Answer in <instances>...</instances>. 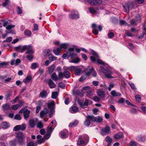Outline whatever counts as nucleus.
<instances>
[{
  "instance_id": "1",
  "label": "nucleus",
  "mask_w": 146,
  "mask_h": 146,
  "mask_svg": "<svg viewBox=\"0 0 146 146\" xmlns=\"http://www.w3.org/2000/svg\"><path fill=\"white\" fill-rule=\"evenodd\" d=\"M89 137L87 134H85L79 136L77 142L78 145H86L88 141Z\"/></svg>"
},
{
  "instance_id": "2",
  "label": "nucleus",
  "mask_w": 146,
  "mask_h": 146,
  "mask_svg": "<svg viewBox=\"0 0 146 146\" xmlns=\"http://www.w3.org/2000/svg\"><path fill=\"white\" fill-rule=\"evenodd\" d=\"M86 68L84 70L85 74L87 76H90L91 75L94 77H96L97 75V74L93 67Z\"/></svg>"
},
{
  "instance_id": "3",
  "label": "nucleus",
  "mask_w": 146,
  "mask_h": 146,
  "mask_svg": "<svg viewBox=\"0 0 146 146\" xmlns=\"http://www.w3.org/2000/svg\"><path fill=\"white\" fill-rule=\"evenodd\" d=\"M69 17L71 19L74 20L78 19L79 17L78 12L74 10L72 11L71 14L69 15Z\"/></svg>"
},
{
  "instance_id": "4",
  "label": "nucleus",
  "mask_w": 146,
  "mask_h": 146,
  "mask_svg": "<svg viewBox=\"0 0 146 146\" xmlns=\"http://www.w3.org/2000/svg\"><path fill=\"white\" fill-rule=\"evenodd\" d=\"M15 50L16 51H20L21 52H23L26 50H28L27 46L24 45L22 47L21 46H19L15 47Z\"/></svg>"
},
{
  "instance_id": "5",
  "label": "nucleus",
  "mask_w": 146,
  "mask_h": 146,
  "mask_svg": "<svg viewBox=\"0 0 146 146\" xmlns=\"http://www.w3.org/2000/svg\"><path fill=\"white\" fill-rule=\"evenodd\" d=\"M88 2L93 6H96L101 4L102 0H88Z\"/></svg>"
},
{
  "instance_id": "6",
  "label": "nucleus",
  "mask_w": 146,
  "mask_h": 146,
  "mask_svg": "<svg viewBox=\"0 0 146 146\" xmlns=\"http://www.w3.org/2000/svg\"><path fill=\"white\" fill-rule=\"evenodd\" d=\"M16 137L18 140V142L20 144L23 143V134L21 132H19L17 134Z\"/></svg>"
},
{
  "instance_id": "7",
  "label": "nucleus",
  "mask_w": 146,
  "mask_h": 146,
  "mask_svg": "<svg viewBox=\"0 0 146 146\" xmlns=\"http://www.w3.org/2000/svg\"><path fill=\"white\" fill-rule=\"evenodd\" d=\"M68 134V131L66 129H64L63 130L61 131L59 133L60 137L61 138H65L67 135Z\"/></svg>"
},
{
  "instance_id": "8",
  "label": "nucleus",
  "mask_w": 146,
  "mask_h": 146,
  "mask_svg": "<svg viewBox=\"0 0 146 146\" xmlns=\"http://www.w3.org/2000/svg\"><path fill=\"white\" fill-rule=\"evenodd\" d=\"M107 70H105L104 71V74L106 77L108 78H112L113 77L111 76L112 72L109 69H107Z\"/></svg>"
},
{
  "instance_id": "9",
  "label": "nucleus",
  "mask_w": 146,
  "mask_h": 146,
  "mask_svg": "<svg viewBox=\"0 0 146 146\" xmlns=\"http://www.w3.org/2000/svg\"><path fill=\"white\" fill-rule=\"evenodd\" d=\"M54 128H47V133L44 136V139H47L50 137L52 132Z\"/></svg>"
},
{
  "instance_id": "10",
  "label": "nucleus",
  "mask_w": 146,
  "mask_h": 146,
  "mask_svg": "<svg viewBox=\"0 0 146 146\" xmlns=\"http://www.w3.org/2000/svg\"><path fill=\"white\" fill-rule=\"evenodd\" d=\"M49 111L46 108H44L43 110L41 111L40 113V116L41 118H42L44 116L46 115L48 113Z\"/></svg>"
},
{
  "instance_id": "11",
  "label": "nucleus",
  "mask_w": 146,
  "mask_h": 146,
  "mask_svg": "<svg viewBox=\"0 0 146 146\" xmlns=\"http://www.w3.org/2000/svg\"><path fill=\"white\" fill-rule=\"evenodd\" d=\"M110 131V128H102L100 133L102 135H105L108 134Z\"/></svg>"
},
{
  "instance_id": "12",
  "label": "nucleus",
  "mask_w": 146,
  "mask_h": 146,
  "mask_svg": "<svg viewBox=\"0 0 146 146\" xmlns=\"http://www.w3.org/2000/svg\"><path fill=\"white\" fill-rule=\"evenodd\" d=\"M48 84L50 88H53L56 87V85L53 81L51 79L48 80Z\"/></svg>"
},
{
  "instance_id": "13",
  "label": "nucleus",
  "mask_w": 146,
  "mask_h": 146,
  "mask_svg": "<svg viewBox=\"0 0 146 146\" xmlns=\"http://www.w3.org/2000/svg\"><path fill=\"white\" fill-rule=\"evenodd\" d=\"M30 111L28 109L25 110L23 112L24 116L25 119H27L29 117Z\"/></svg>"
},
{
  "instance_id": "14",
  "label": "nucleus",
  "mask_w": 146,
  "mask_h": 146,
  "mask_svg": "<svg viewBox=\"0 0 146 146\" xmlns=\"http://www.w3.org/2000/svg\"><path fill=\"white\" fill-rule=\"evenodd\" d=\"M79 121L78 120L75 119L74 121L70 123L69 125V127H75L78 124Z\"/></svg>"
},
{
  "instance_id": "15",
  "label": "nucleus",
  "mask_w": 146,
  "mask_h": 146,
  "mask_svg": "<svg viewBox=\"0 0 146 146\" xmlns=\"http://www.w3.org/2000/svg\"><path fill=\"white\" fill-rule=\"evenodd\" d=\"M81 69L77 67L75 70L74 71V73L76 75H80L81 74Z\"/></svg>"
},
{
  "instance_id": "16",
  "label": "nucleus",
  "mask_w": 146,
  "mask_h": 146,
  "mask_svg": "<svg viewBox=\"0 0 146 146\" xmlns=\"http://www.w3.org/2000/svg\"><path fill=\"white\" fill-rule=\"evenodd\" d=\"M123 135L122 133H117L114 135V137L115 139H119L122 137Z\"/></svg>"
},
{
  "instance_id": "17",
  "label": "nucleus",
  "mask_w": 146,
  "mask_h": 146,
  "mask_svg": "<svg viewBox=\"0 0 146 146\" xmlns=\"http://www.w3.org/2000/svg\"><path fill=\"white\" fill-rule=\"evenodd\" d=\"M48 107L50 109H55V104L54 101L51 102L48 104Z\"/></svg>"
},
{
  "instance_id": "18",
  "label": "nucleus",
  "mask_w": 146,
  "mask_h": 146,
  "mask_svg": "<svg viewBox=\"0 0 146 146\" xmlns=\"http://www.w3.org/2000/svg\"><path fill=\"white\" fill-rule=\"evenodd\" d=\"M64 76L66 78H68L70 77L71 74L70 72L68 71L65 70L63 73Z\"/></svg>"
},
{
  "instance_id": "19",
  "label": "nucleus",
  "mask_w": 146,
  "mask_h": 146,
  "mask_svg": "<svg viewBox=\"0 0 146 146\" xmlns=\"http://www.w3.org/2000/svg\"><path fill=\"white\" fill-rule=\"evenodd\" d=\"M29 124L31 128H34L36 125V123L34 120L31 119L29 121Z\"/></svg>"
},
{
  "instance_id": "20",
  "label": "nucleus",
  "mask_w": 146,
  "mask_h": 146,
  "mask_svg": "<svg viewBox=\"0 0 146 146\" xmlns=\"http://www.w3.org/2000/svg\"><path fill=\"white\" fill-rule=\"evenodd\" d=\"M32 77L31 76H27L25 79L23 80V82L25 83H29L30 81L32 80Z\"/></svg>"
},
{
  "instance_id": "21",
  "label": "nucleus",
  "mask_w": 146,
  "mask_h": 146,
  "mask_svg": "<svg viewBox=\"0 0 146 146\" xmlns=\"http://www.w3.org/2000/svg\"><path fill=\"white\" fill-rule=\"evenodd\" d=\"M61 50V48H58L56 49H54L53 50V52L55 55H59L60 54Z\"/></svg>"
},
{
  "instance_id": "22",
  "label": "nucleus",
  "mask_w": 146,
  "mask_h": 146,
  "mask_svg": "<svg viewBox=\"0 0 146 146\" xmlns=\"http://www.w3.org/2000/svg\"><path fill=\"white\" fill-rule=\"evenodd\" d=\"M51 78L54 81H57L58 80L57 76L55 73H53L51 76Z\"/></svg>"
},
{
  "instance_id": "23",
  "label": "nucleus",
  "mask_w": 146,
  "mask_h": 146,
  "mask_svg": "<svg viewBox=\"0 0 146 146\" xmlns=\"http://www.w3.org/2000/svg\"><path fill=\"white\" fill-rule=\"evenodd\" d=\"M48 56L49 59L51 60V61L56 60L57 59V58L56 57L53 56L52 54H49Z\"/></svg>"
},
{
  "instance_id": "24",
  "label": "nucleus",
  "mask_w": 146,
  "mask_h": 146,
  "mask_svg": "<svg viewBox=\"0 0 146 146\" xmlns=\"http://www.w3.org/2000/svg\"><path fill=\"white\" fill-rule=\"evenodd\" d=\"M24 34L26 35L29 36H31L32 35V33L31 31L28 29L25 30L24 32Z\"/></svg>"
},
{
  "instance_id": "25",
  "label": "nucleus",
  "mask_w": 146,
  "mask_h": 146,
  "mask_svg": "<svg viewBox=\"0 0 146 146\" xmlns=\"http://www.w3.org/2000/svg\"><path fill=\"white\" fill-rule=\"evenodd\" d=\"M2 107L4 111H6L9 109L10 106L9 104L7 103L3 105Z\"/></svg>"
},
{
  "instance_id": "26",
  "label": "nucleus",
  "mask_w": 146,
  "mask_h": 146,
  "mask_svg": "<svg viewBox=\"0 0 146 146\" xmlns=\"http://www.w3.org/2000/svg\"><path fill=\"white\" fill-rule=\"evenodd\" d=\"M123 7L124 9V11L125 12L129 13L130 6L129 5L127 4L125 6L123 5Z\"/></svg>"
},
{
  "instance_id": "27",
  "label": "nucleus",
  "mask_w": 146,
  "mask_h": 146,
  "mask_svg": "<svg viewBox=\"0 0 146 146\" xmlns=\"http://www.w3.org/2000/svg\"><path fill=\"white\" fill-rule=\"evenodd\" d=\"M47 91L42 90L40 93V96L42 98H44L46 96Z\"/></svg>"
},
{
  "instance_id": "28",
  "label": "nucleus",
  "mask_w": 146,
  "mask_h": 146,
  "mask_svg": "<svg viewBox=\"0 0 146 146\" xmlns=\"http://www.w3.org/2000/svg\"><path fill=\"white\" fill-rule=\"evenodd\" d=\"M98 95L101 98H104L105 96V94L104 92L103 91H99L97 92Z\"/></svg>"
},
{
  "instance_id": "29",
  "label": "nucleus",
  "mask_w": 146,
  "mask_h": 146,
  "mask_svg": "<svg viewBox=\"0 0 146 146\" xmlns=\"http://www.w3.org/2000/svg\"><path fill=\"white\" fill-rule=\"evenodd\" d=\"M87 118L90 120V121H95V117L93 116L88 115L87 117Z\"/></svg>"
},
{
  "instance_id": "30",
  "label": "nucleus",
  "mask_w": 146,
  "mask_h": 146,
  "mask_svg": "<svg viewBox=\"0 0 146 146\" xmlns=\"http://www.w3.org/2000/svg\"><path fill=\"white\" fill-rule=\"evenodd\" d=\"M72 110V113H74L77 112L79 110L78 107L75 106H73L71 108Z\"/></svg>"
},
{
  "instance_id": "31",
  "label": "nucleus",
  "mask_w": 146,
  "mask_h": 146,
  "mask_svg": "<svg viewBox=\"0 0 146 146\" xmlns=\"http://www.w3.org/2000/svg\"><path fill=\"white\" fill-rule=\"evenodd\" d=\"M138 139V141L144 142L146 140V137L145 136H141L139 137Z\"/></svg>"
},
{
  "instance_id": "32",
  "label": "nucleus",
  "mask_w": 146,
  "mask_h": 146,
  "mask_svg": "<svg viewBox=\"0 0 146 146\" xmlns=\"http://www.w3.org/2000/svg\"><path fill=\"white\" fill-rule=\"evenodd\" d=\"M103 121L102 117L99 116H98L95 117V121L98 123H100Z\"/></svg>"
},
{
  "instance_id": "33",
  "label": "nucleus",
  "mask_w": 146,
  "mask_h": 146,
  "mask_svg": "<svg viewBox=\"0 0 146 146\" xmlns=\"http://www.w3.org/2000/svg\"><path fill=\"white\" fill-rule=\"evenodd\" d=\"M58 95V93L56 91L52 92L51 95L52 98L54 99H56Z\"/></svg>"
},
{
  "instance_id": "34",
  "label": "nucleus",
  "mask_w": 146,
  "mask_h": 146,
  "mask_svg": "<svg viewBox=\"0 0 146 146\" xmlns=\"http://www.w3.org/2000/svg\"><path fill=\"white\" fill-rule=\"evenodd\" d=\"M76 56V54L74 53V52H69L68 54V57H70L71 58H74Z\"/></svg>"
},
{
  "instance_id": "35",
  "label": "nucleus",
  "mask_w": 146,
  "mask_h": 146,
  "mask_svg": "<svg viewBox=\"0 0 146 146\" xmlns=\"http://www.w3.org/2000/svg\"><path fill=\"white\" fill-rule=\"evenodd\" d=\"M26 125L25 123H23L21 125H18L14 127V128H26Z\"/></svg>"
},
{
  "instance_id": "36",
  "label": "nucleus",
  "mask_w": 146,
  "mask_h": 146,
  "mask_svg": "<svg viewBox=\"0 0 146 146\" xmlns=\"http://www.w3.org/2000/svg\"><path fill=\"white\" fill-rule=\"evenodd\" d=\"M55 112L54 109H50L49 113V116L50 118H51L52 117L53 115Z\"/></svg>"
},
{
  "instance_id": "37",
  "label": "nucleus",
  "mask_w": 146,
  "mask_h": 146,
  "mask_svg": "<svg viewBox=\"0 0 146 146\" xmlns=\"http://www.w3.org/2000/svg\"><path fill=\"white\" fill-rule=\"evenodd\" d=\"M88 9L90 13L92 14H95L96 12V11L94 8L90 7L88 8Z\"/></svg>"
},
{
  "instance_id": "38",
  "label": "nucleus",
  "mask_w": 146,
  "mask_h": 146,
  "mask_svg": "<svg viewBox=\"0 0 146 146\" xmlns=\"http://www.w3.org/2000/svg\"><path fill=\"white\" fill-rule=\"evenodd\" d=\"M68 45L66 43L62 44L60 45V48L61 50L62 49H66L68 47Z\"/></svg>"
},
{
  "instance_id": "39",
  "label": "nucleus",
  "mask_w": 146,
  "mask_h": 146,
  "mask_svg": "<svg viewBox=\"0 0 146 146\" xmlns=\"http://www.w3.org/2000/svg\"><path fill=\"white\" fill-rule=\"evenodd\" d=\"M38 66L37 63H33L32 64L31 67L32 69H34L38 67Z\"/></svg>"
},
{
  "instance_id": "40",
  "label": "nucleus",
  "mask_w": 146,
  "mask_h": 146,
  "mask_svg": "<svg viewBox=\"0 0 146 146\" xmlns=\"http://www.w3.org/2000/svg\"><path fill=\"white\" fill-rule=\"evenodd\" d=\"M91 52L92 55L95 56L97 58H99L100 57L98 54L95 52L94 50H91Z\"/></svg>"
},
{
  "instance_id": "41",
  "label": "nucleus",
  "mask_w": 146,
  "mask_h": 146,
  "mask_svg": "<svg viewBox=\"0 0 146 146\" xmlns=\"http://www.w3.org/2000/svg\"><path fill=\"white\" fill-rule=\"evenodd\" d=\"M16 143L17 140L16 139L10 142V144L11 146H16Z\"/></svg>"
},
{
  "instance_id": "42",
  "label": "nucleus",
  "mask_w": 146,
  "mask_h": 146,
  "mask_svg": "<svg viewBox=\"0 0 146 146\" xmlns=\"http://www.w3.org/2000/svg\"><path fill=\"white\" fill-rule=\"evenodd\" d=\"M54 69V65H52L48 68V72L50 73H52L53 72Z\"/></svg>"
},
{
  "instance_id": "43",
  "label": "nucleus",
  "mask_w": 146,
  "mask_h": 146,
  "mask_svg": "<svg viewBox=\"0 0 146 146\" xmlns=\"http://www.w3.org/2000/svg\"><path fill=\"white\" fill-rule=\"evenodd\" d=\"M106 141L107 142H108V143H109V144L111 143L112 141V139L110 138V136H107L106 137Z\"/></svg>"
},
{
  "instance_id": "44",
  "label": "nucleus",
  "mask_w": 146,
  "mask_h": 146,
  "mask_svg": "<svg viewBox=\"0 0 146 146\" xmlns=\"http://www.w3.org/2000/svg\"><path fill=\"white\" fill-rule=\"evenodd\" d=\"M36 126L37 128H43L44 127L43 124L41 121H38L37 123Z\"/></svg>"
},
{
  "instance_id": "45",
  "label": "nucleus",
  "mask_w": 146,
  "mask_h": 146,
  "mask_svg": "<svg viewBox=\"0 0 146 146\" xmlns=\"http://www.w3.org/2000/svg\"><path fill=\"white\" fill-rule=\"evenodd\" d=\"M80 61V59L78 58H75L71 61V62L75 63H78Z\"/></svg>"
},
{
  "instance_id": "46",
  "label": "nucleus",
  "mask_w": 146,
  "mask_h": 146,
  "mask_svg": "<svg viewBox=\"0 0 146 146\" xmlns=\"http://www.w3.org/2000/svg\"><path fill=\"white\" fill-rule=\"evenodd\" d=\"M96 61L99 64L102 65H104L105 64V63L100 59H97Z\"/></svg>"
},
{
  "instance_id": "47",
  "label": "nucleus",
  "mask_w": 146,
  "mask_h": 146,
  "mask_svg": "<svg viewBox=\"0 0 146 146\" xmlns=\"http://www.w3.org/2000/svg\"><path fill=\"white\" fill-rule=\"evenodd\" d=\"M12 38L11 37H9L6 38V40L3 41V42H9L12 40Z\"/></svg>"
},
{
  "instance_id": "48",
  "label": "nucleus",
  "mask_w": 146,
  "mask_h": 146,
  "mask_svg": "<svg viewBox=\"0 0 146 146\" xmlns=\"http://www.w3.org/2000/svg\"><path fill=\"white\" fill-rule=\"evenodd\" d=\"M2 125L3 126V128H8L10 126L9 123L7 122H3L2 123Z\"/></svg>"
},
{
  "instance_id": "49",
  "label": "nucleus",
  "mask_w": 146,
  "mask_h": 146,
  "mask_svg": "<svg viewBox=\"0 0 146 146\" xmlns=\"http://www.w3.org/2000/svg\"><path fill=\"white\" fill-rule=\"evenodd\" d=\"M11 92H8L5 96V99L7 100L9 99V98L11 96Z\"/></svg>"
},
{
  "instance_id": "50",
  "label": "nucleus",
  "mask_w": 146,
  "mask_h": 146,
  "mask_svg": "<svg viewBox=\"0 0 146 146\" xmlns=\"http://www.w3.org/2000/svg\"><path fill=\"white\" fill-rule=\"evenodd\" d=\"M92 33L95 35H97L98 34V31L96 28H94L92 29Z\"/></svg>"
},
{
  "instance_id": "51",
  "label": "nucleus",
  "mask_w": 146,
  "mask_h": 146,
  "mask_svg": "<svg viewBox=\"0 0 146 146\" xmlns=\"http://www.w3.org/2000/svg\"><path fill=\"white\" fill-rule=\"evenodd\" d=\"M58 87L62 89L64 88L65 86V85L62 82L59 83L58 84Z\"/></svg>"
},
{
  "instance_id": "52",
  "label": "nucleus",
  "mask_w": 146,
  "mask_h": 146,
  "mask_svg": "<svg viewBox=\"0 0 146 146\" xmlns=\"http://www.w3.org/2000/svg\"><path fill=\"white\" fill-rule=\"evenodd\" d=\"M14 119L16 120H21V117L20 114H17L15 115Z\"/></svg>"
},
{
  "instance_id": "53",
  "label": "nucleus",
  "mask_w": 146,
  "mask_h": 146,
  "mask_svg": "<svg viewBox=\"0 0 146 146\" xmlns=\"http://www.w3.org/2000/svg\"><path fill=\"white\" fill-rule=\"evenodd\" d=\"M114 36V34L113 32H110L108 34V36L110 38H112Z\"/></svg>"
},
{
  "instance_id": "54",
  "label": "nucleus",
  "mask_w": 146,
  "mask_h": 146,
  "mask_svg": "<svg viewBox=\"0 0 146 146\" xmlns=\"http://www.w3.org/2000/svg\"><path fill=\"white\" fill-rule=\"evenodd\" d=\"M17 12L18 14H22V13L23 11L20 7L19 6H17Z\"/></svg>"
},
{
  "instance_id": "55",
  "label": "nucleus",
  "mask_w": 146,
  "mask_h": 146,
  "mask_svg": "<svg viewBox=\"0 0 146 146\" xmlns=\"http://www.w3.org/2000/svg\"><path fill=\"white\" fill-rule=\"evenodd\" d=\"M51 51V50L49 49L45 50L44 51V53H45L44 55L45 56L48 55Z\"/></svg>"
},
{
  "instance_id": "56",
  "label": "nucleus",
  "mask_w": 146,
  "mask_h": 146,
  "mask_svg": "<svg viewBox=\"0 0 146 146\" xmlns=\"http://www.w3.org/2000/svg\"><path fill=\"white\" fill-rule=\"evenodd\" d=\"M34 51L31 49H30L29 50H27L25 54H28L29 55H31L34 54Z\"/></svg>"
},
{
  "instance_id": "57",
  "label": "nucleus",
  "mask_w": 146,
  "mask_h": 146,
  "mask_svg": "<svg viewBox=\"0 0 146 146\" xmlns=\"http://www.w3.org/2000/svg\"><path fill=\"white\" fill-rule=\"evenodd\" d=\"M5 2L2 4V6L3 7L7 5L10 2L9 0H5Z\"/></svg>"
},
{
  "instance_id": "58",
  "label": "nucleus",
  "mask_w": 146,
  "mask_h": 146,
  "mask_svg": "<svg viewBox=\"0 0 146 146\" xmlns=\"http://www.w3.org/2000/svg\"><path fill=\"white\" fill-rule=\"evenodd\" d=\"M8 64L7 62H2L0 63V67H4L5 66L7 65Z\"/></svg>"
},
{
  "instance_id": "59",
  "label": "nucleus",
  "mask_w": 146,
  "mask_h": 146,
  "mask_svg": "<svg viewBox=\"0 0 146 146\" xmlns=\"http://www.w3.org/2000/svg\"><path fill=\"white\" fill-rule=\"evenodd\" d=\"M19 108V105L17 104L14 105L12 106V109L14 110H17Z\"/></svg>"
},
{
  "instance_id": "60",
  "label": "nucleus",
  "mask_w": 146,
  "mask_h": 146,
  "mask_svg": "<svg viewBox=\"0 0 146 146\" xmlns=\"http://www.w3.org/2000/svg\"><path fill=\"white\" fill-rule=\"evenodd\" d=\"M33 55H28L26 57L30 61L33 58Z\"/></svg>"
},
{
  "instance_id": "61",
  "label": "nucleus",
  "mask_w": 146,
  "mask_h": 146,
  "mask_svg": "<svg viewBox=\"0 0 146 146\" xmlns=\"http://www.w3.org/2000/svg\"><path fill=\"white\" fill-rule=\"evenodd\" d=\"M93 100L95 102H99L100 100V98L98 96H95L93 97Z\"/></svg>"
},
{
  "instance_id": "62",
  "label": "nucleus",
  "mask_w": 146,
  "mask_h": 146,
  "mask_svg": "<svg viewBox=\"0 0 146 146\" xmlns=\"http://www.w3.org/2000/svg\"><path fill=\"white\" fill-rule=\"evenodd\" d=\"M90 121L88 119H86L84 122V125L86 126L90 125Z\"/></svg>"
},
{
  "instance_id": "63",
  "label": "nucleus",
  "mask_w": 146,
  "mask_h": 146,
  "mask_svg": "<svg viewBox=\"0 0 146 146\" xmlns=\"http://www.w3.org/2000/svg\"><path fill=\"white\" fill-rule=\"evenodd\" d=\"M135 99L139 102H140L141 100V97L139 95L137 94L135 96Z\"/></svg>"
},
{
  "instance_id": "64",
  "label": "nucleus",
  "mask_w": 146,
  "mask_h": 146,
  "mask_svg": "<svg viewBox=\"0 0 146 146\" xmlns=\"http://www.w3.org/2000/svg\"><path fill=\"white\" fill-rule=\"evenodd\" d=\"M44 139L43 138H40L37 141V142L39 144H41L42 143L44 142Z\"/></svg>"
}]
</instances>
